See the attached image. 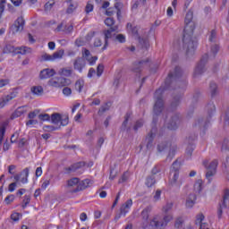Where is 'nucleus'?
Wrapping results in <instances>:
<instances>
[{
  "label": "nucleus",
  "mask_w": 229,
  "mask_h": 229,
  "mask_svg": "<svg viewBox=\"0 0 229 229\" xmlns=\"http://www.w3.org/2000/svg\"><path fill=\"white\" fill-rule=\"evenodd\" d=\"M38 115V110H34L28 114V119H35Z\"/></svg>",
  "instance_id": "63"
},
{
  "label": "nucleus",
  "mask_w": 229,
  "mask_h": 229,
  "mask_svg": "<svg viewBox=\"0 0 229 229\" xmlns=\"http://www.w3.org/2000/svg\"><path fill=\"white\" fill-rule=\"evenodd\" d=\"M194 13L192 11H188L184 19V35L182 38V49L185 51L186 55H194L198 43L192 40V33H194V21L192 19Z\"/></svg>",
  "instance_id": "1"
},
{
  "label": "nucleus",
  "mask_w": 229,
  "mask_h": 229,
  "mask_svg": "<svg viewBox=\"0 0 229 229\" xmlns=\"http://www.w3.org/2000/svg\"><path fill=\"white\" fill-rule=\"evenodd\" d=\"M30 201H31V197L30 195H25L23 197V200H22V204H21L22 208H26V207H28V205H30Z\"/></svg>",
  "instance_id": "43"
},
{
  "label": "nucleus",
  "mask_w": 229,
  "mask_h": 229,
  "mask_svg": "<svg viewBox=\"0 0 229 229\" xmlns=\"http://www.w3.org/2000/svg\"><path fill=\"white\" fill-rule=\"evenodd\" d=\"M156 135H157V127H152L150 132L148 134L146 139V140L148 141L147 143L148 149H151L153 146V139H155Z\"/></svg>",
  "instance_id": "22"
},
{
  "label": "nucleus",
  "mask_w": 229,
  "mask_h": 229,
  "mask_svg": "<svg viewBox=\"0 0 229 229\" xmlns=\"http://www.w3.org/2000/svg\"><path fill=\"white\" fill-rule=\"evenodd\" d=\"M166 148H171V144L169 143H161L157 146V150L161 153V151H165Z\"/></svg>",
  "instance_id": "49"
},
{
  "label": "nucleus",
  "mask_w": 229,
  "mask_h": 229,
  "mask_svg": "<svg viewBox=\"0 0 229 229\" xmlns=\"http://www.w3.org/2000/svg\"><path fill=\"white\" fill-rule=\"evenodd\" d=\"M128 178H130V174L125 172L119 180V183H124V182H128Z\"/></svg>",
  "instance_id": "54"
},
{
  "label": "nucleus",
  "mask_w": 229,
  "mask_h": 229,
  "mask_svg": "<svg viewBox=\"0 0 229 229\" xmlns=\"http://www.w3.org/2000/svg\"><path fill=\"white\" fill-rule=\"evenodd\" d=\"M15 47L10 45V44H6L4 47L3 53L6 54V55H10V53L15 55Z\"/></svg>",
  "instance_id": "35"
},
{
  "label": "nucleus",
  "mask_w": 229,
  "mask_h": 229,
  "mask_svg": "<svg viewBox=\"0 0 229 229\" xmlns=\"http://www.w3.org/2000/svg\"><path fill=\"white\" fill-rule=\"evenodd\" d=\"M52 124H55L57 128L61 126H67L69 124V116L67 114H60L59 113H54L50 116Z\"/></svg>",
  "instance_id": "5"
},
{
  "label": "nucleus",
  "mask_w": 229,
  "mask_h": 229,
  "mask_svg": "<svg viewBox=\"0 0 229 229\" xmlns=\"http://www.w3.org/2000/svg\"><path fill=\"white\" fill-rule=\"evenodd\" d=\"M47 85L55 89H62V87H69L71 80L64 77H54L48 81Z\"/></svg>",
  "instance_id": "6"
},
{
  "label": "nucleus",
  "mask_w": 229,
  "mask_h": 229,
  "mask_svg": "<svg viewBox=\"0 0 229 229\" xmlns=\"http://www.w3.org/2000/svg\"><path fill=\"white\" fill-rule=\"evenodd\" d=\"M41 60H44L45 62H54V60H53V55L43 54V55H41Z\"/></svg>",
  "instance_id": "48"
},
{
  "label": "nucleus",
  "mask_w": 229,
  "mask_h": 229,
  "mask_svg": "<svg viewBox=\"0 0 229 229\" xmlns=\"http://www.w3.org/2000/svg\"><path fill=\"white\" fill-rule=\"evenodd\" d=\"M115 40H117V42H120L121 44H124V42H126V37L123 34H118L115 37Z\"/></svg>",
  "instance_id": "53"
},
{
  "label": "nucleus",
  "mask_w": 229,
  "mask_h": 229,
  "mask_svg": "<svg viewBox=\"0 0 229 229\" xmlns=\"http://www.w3.org/2000/svg\"><path fill=\"white\" fill-rule=\"evenodd\" d=\"M82 167H85V163L83 162H78L73 165H72L69 168L68 171L71 173H76L79 169H81Z\"/></svg>",
  "instance_id": "28"
},
{
  "label": "nucleus",
  "mask_w": 229,
  "mask_h": 229,
  "mask_svg": "<svg viewBox=\"0 0 229 229\" xmlns=\"http://www.w3.org/2000/svg\"><path fill=\"white\" fill-rule=\"evenodd\" d=\"M145 61H140L138 63H134L132 64V72H140L142 71V67H144Z\"/></svg>",
  "instance_id": "29"
},
{
  "label": "nucleus",
  "mask_w": 229,
  "mask_h": 229,
  "mask_svg": "<svg viewBox=\"0 0 229 229\" xmlns=\"http://www.w3.org/2000/svg\"><path fill=\"white\" fill-rule=\"evenodd\" d=\"M164 94V88H159L154 95L156 99L154 105V115H153V124H157V117L159 114L164 112V99H162V95Z\"/></svg>",
  "instance_id": "3"
},
{
  "label": "nucleus",
  "mask_w": 229,
  "mask_h": 229,
  "mask_svg": "<svg viewBox=\"0 0 229 229\" xmlns=\"http://www.w3.org/2000/svg\"><path fill=\"white\" fill-rule=\"evenodd\" d=\"M30 92L33 96H42L44 94V88L42 86H33L30 89Z\"/></svg>",
  "instance_id": "27"
},
{
  "label": "nucleus",
  "mask_w": 229,
  "mask_h": 229,
  "mask_svg": "<svg viewBox=\"0 0 229 229\" xmlns=\"http://www.w3.org/2000/svg\"><path fill=\"white\" fill-rule=\"evenodd\" d=\"M180 178V173L174 172L173 177L170 179L169 184L171 187H174L175 189H180L183 182Z\"/></svg>",
  "instance_id": "13"
},
{
  "label": "nucleus",
  "mask_w": 229,
  "mask_h": 229,
  "mask_svg": "<svg viewBox=\"0 0 229 229\" xmlns=\"http://www.w3.org/2000/svg\"><path fill=\"white\" fill-rule=\"evenodd\" d=\"M4 8H6V0H0V19L3 17V13H4Z\"/></svg>",
  "instance_id": "46"
},
{
  "label": "nucleus",
  "mask_w": 229,
  "mask_h": 229,
  "mask_svg": "<svg viewBox=\"0 0 229 229\" xmlns=\"http://www.w3.org/2000/svg\"><path fill=\"white\" fill-rule=\"evenodd\" d=\"M44 131H55L58 130V127H55L53 125H45L43 126Z\"/></svg>",
  "instance_id": "55"
},
{
  "label": "nucleus",
  "mask_w": 229,
  "mask_h": 229,
  "mask_svg": "<svg viewBox=\"0 0 229 229\" xmlns=\"http://www.w3.org/2000/svg\"><path fill=\"white\" fill-rule=\"evenodd\" d=\"M209 90L211 92L212 98H214V96L217 94V84H216L215 82H211L209 85Z\"/></svg>",
  "instance_id": "40"
},
{
  "label": "nucleus",
  "mask_w": 229,
  "mask_h": 229,
  "mask_svg": "<svg viewBox=\"0 0 229 229\" xmlns=\"http://www.w3.org/2000/svg\"><path fill=\"white\" fill-rule=\"evenodd\" d=\"M85 65L86 63L83 57H77L73 62V69H75V71H79L80 72H83Z\"/></svg>",
  "instance_id": "18"
},
{
  "label": "nucleus",
  "mask_w": 229,
  "mask_h": 229,
  "mask_svg": "<svg viewBox=\"0 0 229 229\" xmlns=\"http://www.w3.org/2000/svg\"><path fill=\"white\" fill-rule=\"evenodd\" d=\"M84 86H85V81H83V80H79L75 82V89L78 92H81V90H83Z\"/></svg>",
  "instance_id": "39"
},
{
  "label": "nucleus",
  "mask_w": 229,
  "mask_h": 229,
  "mask_svg": "<svg viewBox=\"0 0 229 229\" xmlns=\"http://www.w3.org/2000/svg\"><path fill=\"white\" fill-rule=\"evenodd\" d=\"M127 31L136 38H139L140 42H143L145 47H148V41L140 39V37L137 34L139 33V29H137V27H133L131 23H127Z\"/></svg>",
  "instance_id": "14"
},
{
  "label": "nucleus",
  "mask_w": 229,
  "mask_h": 229,
  "mask_svg": "<svg viewBox=\"0 0 229 229\" xmlns=\"http://www.w3.org/2000/svg\"><path fill=\"white\" fill-rule=\"evenodd\" d=\"M173 221V215L166 214L162 217L158 215L155 216L150 221L148 225L143 226L144 229H155V228H164L167 226V224Z\"/></svg>",
  "instance_id": "2"
},
{
  "label": "nucleus",
  "mask_w": 229,
  "mask_h": 229,
  "mask_svg": "<svg viewBox=\"0 0 229 229\" xmlns=\"http://www.w3.org/2000/svg\"><path fill=\"white\" fill-rule=\"evenodd\" d=\"M114 31H117V26L111 27L107 30H104L105 46H104L103 49L106 48V44H108V38H112V33H114Z\"/></svg>",
  "instance_id": "23"
},
{
  "label": "nucleus",
  "mask_w": 229,
  "mask_h": 229,
  "mask_svg": "<svg viewBox=\"0 0 229 229\" xmlns=\"http://www.w3.org/2000/svg\"><path fill=\"white\" fill-rule=\"evenodd\" d=\"M105 69V66H103V64H98V68H97V75L98 76H101V74H103V71Z\"/></svg>",
  "instance_id": "64"
},
{
  "label": "nucleus",
  "mask_w": 229,
  "mask_h": 229,
  "mask_svg": "<svg viewBox=\"0 0 229 229\" xmlns=\"http://www.w3.org/2000/svg\"><path fill=\"white\" fill-rule=\"evenodd\" d=\"M60 76H66V78H69L72 74V70L69 68H62L59 70Z\"/></svg>",
  "instance_id": "37"
},
{
  "label": "nucleus",
  "mask_w": 229,
  "mask_h": 229,
  "mask_svg": "<svg viewBox=\"0 0 229 229\" xmlns=\"http://www.w3.org/2000/svg\"><path fill=\"white\" fill-rule=\"evenodd\" d=\"M202 189H203V181L202 180L196 181L193 186L194 192L200 193Z\"/></svg>",
  "instance_id": "34"
},
{
  "label": "nucleus",
  "mask_w": 229,
  "mask_h": 229,
  "mask_svg": "<svg viewBox=\"0 0 229 229\" xmlns=\"http://www.w3.org/2000/svg\"><path fill=\"white\" fill-rule=\"evenodd\" d=\"M38 119L40 121H49L51 120V116H49L48 114H38Z\"/></svg>",
  "instance_id": "57"
},
{
  "label": "nucleus",
  "mask_w": 229,
  "mask_h": 229,
  "mask_svg": "<svg viewBox=\"0 0 229 229\" xmlns=\"http://www.w3.org/2000/svg\"><path fill=\"white\" fill-rule=\"evenodd\" d=\"M64 55H65V51L64 49H60L55 52L52 55L54 62L56 60H62L64 58Z\"/></svg>",
  "instance_id": "33"
},
{
  "label": "nucleus",
  "mask_w": 229,
  "mask_h": 229,
  "mask_svg": "<svg viewBox=\"0 0 229 229\" xmlns=\"http://www.w3.org/2000/svg\"><path fill=\"white\" fill-rule=\"evenodd\" d=\"M206 110L208 111V116L212 117V115H214V114L216 113V106L214 105V103H209L206 106Z\"/></svg>",
  "instance_id": "38"
},
{
  "label": "nucleus",
  "mask_w": 229,
  "mask_h": 229,
  "mask_svg": "<svg viewBox=\"0 0 229 229\" xmlns=\"http://www.w3.org/2000/svg\"><path fill=\"white\" fill-rule=\"evenodd\" d=\"M176 149H178V147H176V145L170 147V150H169L168 156L166 157V160H168L169 162H171L173 160L174 155H176Z\"/></svg>",
  "instance_id": "32"
},
{
  "label": "nucleus",
  "mask_w": 229,
  "mask_h": 229,
  "mask_svg": "<svg viewBox=\"0 0 229 229\" xmlns=\"http://www.w3.org/2000/svg\"><path fill=\"white\" fill-rule=\"evenodd\" d=\"M90 185H92V181L89 179L80 181V183L77 189L72 190L71 192L72 194L81 192V191H85V189H87V187H90Z\"/></svg>",
  "instance_id": "10"
},
{
  "label": "nucleus",
  "mask_w": 229,
  "mask_h": 229,
  "mask_svg": "<svg viewBox=\"0 0 229 229\" xmlns=\"http://www.w3.org/2000/svg\"><path fill=\"white\" fill-rule=\"evenodd\" d=\"M192 151H194V145H189L186 148L187 157H192Z\"/></svg>",
  "instance_id": "59"
},
{
  "label": "nucleus",
  "mask_w": 229,
  "mask_h": 229,
  "mask_svg": "<svg viewBox=\"0 0 229 229\" xmlns=\"http://www.w3.org/2000/svg\"><path fill=\"white\" fill-rule=\"evenodd\" d=\"M202 164L206 169V179L208 180V183H210L217 173V165L219 162L215 159L208 165V160L205 159Z\"/></svg>",
  "instance_id": "4"
},
{
  "label": "nucleus",
  "mask_w": 229,
  "mask_h": 229,
  "mask_svg": "<svg viewBox=\"0 0 229 229\" xmlns=\"http://www.w3.org/2000/svg\"><path fill=\"white\" fill-rule=\"evenodd\" d=\"M182 77V69L180 67H175L174 72H170L168 74V77L166 78L165 83V89H169V85H171V82L173 80H178V78Z\"/></svg>",
  "instance_id": "8"
},
{
  "label": "nucleus",
  "mask_w": 229,
  "mask_h": 229,
  "mask_svg": "<svg viewBox=\"0 0 229 229\" xmlns=\"http://www.w3.org/2000/svg\"><path fill=\"white\" fill-rule=\"evenodd\" d=\"M172 169L174 171V173H178V171H180V162H178V160L173 163Z\"/></svg>",
  "instance_id": "58"
},
{
  "label": "nucleus",
  "mask_w": 229,
  "mask_h": 229,
  "mask_svg": "<svg viewBox=\"0 0 229 229\" xmlns=\"http://www.w3.org/2000/svg\"><path fill=\"white\" fill-rule=\"evenodd\" d=\"M205 220V215L203 213H199L196 216L195 225H202Z\"/></svg>",
  "instance_id": "41"
},
{
  "label": "nucleus",
  "mask_w": 229,
  "mask_h": 229,
  "mask_svg": "<svg viewBox=\"0 0 229 229\" xmlns=\"http://www.w3.org/2000/svg\"><path fill=\"white\" fill-rule=\"evenodd\" d=\"M13 33H19L24 30V18L18 17L11 28Z\"/></svg>",
  "instance_id": "12"
},
{
  "label": "nucleus",
  "mask_w": 229,
  "mask_h": 229,
  "mask_svg": "<svg viewBox=\"0 0 229 229\" xmlns=\"http://www.w3.org/2000/svg\"><path fill=\"white\" fill-rule=\"evenodd\" d=\"M173 207H174V202L168 200L165 206H163L162 211L164 214H167V212H171V210H173Z\"/></svg>",
  "instance_id": "30"
},
{
  "label": "nucleus",
  "mask_w": 229,
  "mask_h": 229,
  "mask_svg": "<svg viewBox=\"0 0 229 229\" xmlns=\"http://www.w3.org/2000/svg\"><path fill=\"white\" fill-rule=\"evenodd\" d=\"M19 139V131H15L12 136H11V143L15 144L17 142V140Z\"/></svg>",
  "instance_id": "61"
},
{
  "label": "nucleus",
  "mask_w": 229,
  "mask_h": 229,
  "mask_svg": "<svg viewBox=\"0 0 229 229\" xmlns=\"http://www.w3.org/2000/svg\"><path fill=\"white\" fill-rule=\"evenodd\" d=\"M82 56L84 60H87V62H89V65H94V64H96V62L98 61V57L92 56L90 55V51H89V49L87 48H83Z\"/></svg>",
  "instance_id": "16"
},
{
  "label": "nucleus",
  "mask_w": 229,
  "mask_h": 229,
  "mask_svg": "<svg viewBox=\"0 0 229 229\" xmlns=\"http://www.w3.org/2000/svg\"><path fill=\"white\" fill-rule=\"evenodd\" d=\"M105 24H106V26L112 28V26H114V24H115V21L114 20V18H106L105 20Z\"/></svg>",
  "instance_id": "52"
},
{
  "label": "nucleus",
  "mask_w": 229,
  "mask_h": 229,
  "mask_svg": "<svg viewBox=\"0 0 229 229\" xmlns=\"http://www.w3.org/2000/svg\"><path fill=\"white\" fill-rule=\"evenodd\" d=\"M15 199V196L13 195H9L5 198L4 201L6 205H10V203H13V200Z\"/></svg>",
  "instance_id": "62"
},
{
  "label": "nucleus",
  "mask_w": 229,
  "mask_h": 229,
  "mask_svg": "<svg viewBox=\"0 0 229 229\" xmlns=\"http://www.w3.org/2000/svg\"><path fill=\"white\" fill-rule=\"evenodd\" d=\"M133 205V200L128 199L124 204L120 208V215L115 216V219H120L121 216H126L130 212V208Z\"/></svg>",
  "instance_id": "11"
},
{
  "label": "nucleus",
  "mask_w": 229,
  "mask_h": 229,
  "mask_svg": "<svg viewBox=\"0 0 229 229\" xmlns=\"http://www.w3.org/2000/svg\"><path fill=\"white\" fill-rule=\"evenodd\" d=\"M19 185V182H12L11 184H9V192H13V191H15L16 187H18Z\"/></svg>",
  "instance_id": "60"
},
{
  "label": "nucleus",
  "mask_w": 229,
  "mask_h": 229,
  "mask_svg": "<svg viewBox=\"0 0 229 229\" xmlns=\"http://www.w3.org/2000/svg\"><path fill=\"white\" fill-rule=\"evenodd\" d=\"M107 110H110V103H106V105L102 106L98 110V114L103 115V114H105V112H107Z\"/></svg>",
  "instance_id": "44"
},
{
  "label": "nucleus",
  "mask_w": 229,
  "mask_h": 229,
  "mask_svg": "<svg viewBox=\"0 0 229 229\" xmlns=\"http://www.w3.org/2000/svg\"><path fill=\"white\" fill-rule=\"evenodd\" d=\"M62 28H64V31H65V33H71L73 30L72 24H67L65 26L61 24L57 27L58 31H62Z\"/></svg>",
  "instance_id": "36"
},
{
  "label": "nucleus",
  "mask_w": 229,
  "mask_h": 229,
  "mask_svg": "<svg viewBox=\"0 0 229 229\" xmlns=\"http://www.w3.org/2000/svg\"><path fill=\"white\" fill-rule=\"evenodd\" d=\"M50 184H51V180H49V179L44 180L41 184V190L46 191L49 187Z\"/></svg>",
  "instance_id": "50"
},
{
  "label": "nucleus",
  "mask_w": 229,
  "mask_h": 229,
  "mask_svg": "<svg viewBox=\"0 0 229 229\" xmlns=\"http://www.w3.org/2000/svg\"><path fill=\"white\" fill-rule=\"evenodd\" d=\"M26 53H31V48L27 47H16L14 55H26Z\"/></svg>",
  "instance_id": "31"
},
{
  "label": "nucleus",
  "mask_w": 229,
  "mask_h": 229,
  "mask_svg": "<svg viewBox=\"0 0 229 229\" xmlns=\"http://www.w3.org/2000/svg\"><path fill=\"white\" fill-rule=\"evenodd\" d=\"M180 121V117L178 115H174L171 121L167 123L168 130H176L178 128V123Z\"/></svg>",
  "instance_id": "24"
},
{
  "label": "nucleus",
  "mask_w": 229,
  "mask_h": 229,
  "mask_svg": "<svg viewBox=\"0 0 229 229\" xmlns=\"http://www.w3.org/2000/svg\"><path fill=\"white\" fill-rule=\"evenodd\" d=\"M6 126H8V122H4L0 125V137L1 138H4V133H6Z\"/></svg>",
  "instance_id": "42"
},
{
  "label": "nucleus",
  "mask_w": 229,
  "mask_h": 229,
  "mask_svg": "<svg viewBox=\"0 0 229 229\" xmlns=\"http://www.w3.org/2000/svg\"><path fill=\"white\" fill-rule=\"evenodd\" d=\"M151 210H153L151 206H148L141 211V218L142 221H144L145 223H148V219H149V214H151Z\"/></svg>",
  "instance_id": "25"
},
{
  "label": "nucleus",
  "mask_w": 229,
  "mask_h": 229,
  "mask_svg": "<svg viewBox=\"0 0 229 229\" xmlns=\"http://www.w3.org/2000/svg\"><path fill=\"white\" fill-rule=\"evenodd\" d=\"M196 193L191 192L186 198L185 207L186 208H192L196 205Z\"/></svg>",
  "instance_id": "20"
},
{
  "label": "nucleus",
  "mask_w": 229,
  "mask_h": 229,
  "mask_svg": "<svg viewBox=\"0 0 229 229\" xmlns=\"http://www.w3.org/2000/svg\"><path fill=\"white\" fill-rule=\"evenodd\" d=\"M207 60H208V55H205L199 64L196 66L195 71H194V77L198 78L200 74H203L205 72V64H207Z\"/></svg>",
  "instance_id": "9"
},
{
  "label": "nucleus",
  "mask_w": 229,
  "mask_h": 229,
  "mask_svg": "<svg viewBox=\"0 0 229 229\" xmlns=\"http://www.w3.org/2000/svg\"><path fill=\"white\" fill-rule=\"evenodd\" d=\"M155 183V176L151 175L147 178L145 184L147 187H153V184Z\"/></svg>",
  "instance_id": "47"
},
{
  "label": "nucleus",
  "mask_w": 229,
  "mask_h": 229,
  "mask_svg": "<svg viewBox=\"0 0 229 229\" xmlns=\"http://www.w3.org/2000/svg\"><path fill=\"white\" fill-rule=\"evenodd\" d=\"M229 207V190L225 189L224 191L223 200L219 204V208L217 209V216L219 218H221V216H223V209L228 208Z\"/></svg>",
  "instance_id": "7"
},
{
  "label": "nucleus",
  "mask_w": 229,
  "mask_h": 229,
  "mask_svg": "<svg viewBox=\"0 0 229 229\" xmlns=\"http://www.w3.org/2000/svg\"><path fill=\"white\" fill-rule=\"evenodd\" d=\"M17 98V92H12L9 95L3 97L0 100V108H4L12 99H15Z\"/></svg>",
  "instance_id": "19"
},
{
  "label": "nucleus",
  "mask_w": 229,
  "mask_h": 229,
  "mask_svg": "<svg viewBox=\"0 0 229 229\" xmlns=\"http://www.w3.org/2000/svg\"><path fill=\"white\" fill-rule=\"evenodd\" d=\"M78 8V4L77 3H71L69 7L67 8L66 13H72L76 9Z\"/></svg>",
  "instance_id": "45"
},
{
  "label": "nucleus",
  "mask_w": 229,
  "mask_h": 229,
  "mask_svg": "<svg viewBox=\"0 0 229 229\" xmlns=\"http://www.w3.org/2000/svg\"><path fill=\"white\" fill-rule=\"evenodd\" d=\"M55 70L50 68H46L39 72V78L40 80H47L48 78H51V76H55Z\"/></svg>",
  "instance_id": "21"
},
{
  "label": "nucleus",
  "mask_w": 229,
  "mask_h": 229,
  "mask_svg": "<svg viewBox=\"0 0 229 229\" xmlns=\"http://www.w3.org/2000/svg\"><path fill=\"white\" fill-rule=\"evenodd\" d=\"M79 186H80V178L78 177H72L67 181V187L71 194H72V191H74V189H78Z\"/></svg>",
  "instance_id": "17"
},
{
  "label": "nucleus",
  "mask_w": 229,
  "mask_h": 229,
  "mask_svg": "<svg viewBox=\"0 0 229 229\" xmlns=\"http://www.w3.org/2000/svg\"><path fill=\"white\" fill-rule=\"evenodd\" d=\"M30 176V168H25L22 170L21 174H16L14 180L16 182H21V183H28V177Z\"/></svg>",
  "instance_id": "15"
},
{
  "label": "nucleus",
  "mask_w": 229,
  "mask_h": 229,
  "mask_svg": "<svg viewBox=\"0 0 229 229\" xmlns=\"http://www.w3.org/2000/svg\"><path fill=\"white\" fill-rule=\"evenodd\" d=\"M208 124V122L205 121L203 118H199L194 122L193 127L201 130V128H207Z\"/></svg>",
  "instance_id": "26"
},
{
  "label": "nucleus",
  "mask_w": 229,
  "mask_h": 229,
  "mask_svg": "<svg viewBox=\"0 0 229 229\" xmlns=\"http://www.w3.org/2000/svg\"><path fill=\"white\" fill-rule=\"evenodd\" d=\"M21 217H22V215L21 213L15 212L11 215V219L13 221H19V219H21Z\"/></svg>",
  "instance_id": "56"
},
{
  "label": "nucleus",
  "mask_w": 229,
  "mask_h": 229,
  "mask_svg": "<svg viewBox=\"0 0 229 229\" xmlns=\"http://www.w3.org/2000/svg\"><path fill=\"white\" fill-rule=\"evenodd\" d=\"M25 110H24V107H18L13 115L14 117H21V115H22V114H24Z\"/></svg>",
  "instance_id": "51"
}]
</instances>
